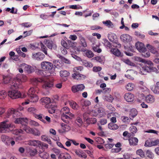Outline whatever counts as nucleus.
Returning a JSON list of instances; mask_svg holds the SVG:
<instances>
[{"label": "nucleus", "mask_w": 159, "mask_h": 159, "mask_svg": "<svg viewBox=\"0 0 159 159\" xmlns=\"http://www.w3.org/2000/svg\"><path fill=\"white\" fill-rule=\"evenodd\" d=\"M69 109L67 107H65L61 109V112L62 114H69Z\"/></svg>", "instance_id": "de8ad7c7"}, {"label": "nucleus", "mask_w": 159, "mask_h": 159, "mask_svg": "<svg viewBox=\"0 0 159 159\" xmlns=\"http://www.w3.org/2000/svg\"><path fill=\"white\" fill-rule=\"evenodd\" d=\"M146 47L149 49L150 52L152 53L155 54L156 56L158 57L159 56V53L156 48L149 44H147Z\"/></svg>", "instance_id": "2eb2a0df"}, {"label": "nucleus", "mask_w": 159, "mask_h": 159, "mask_svg": "<svg viewBox=\"0 0 159 159\" xmlns=\"http://www.w3.org/2000/svg\"><path fill=\"white\" fill-rule=\"evenodd\" d=\"M68 44L69 46L72 48H74L75 47L76 43L75 42H72L70 40H68L67 41Z\"/></svg>", "instance_id": "5fc2aeb1"}, {"label": "nucleus", "mask_w": 159, "mask_h": 159, "mask_svg": "<svg viewBox=\"0 0 159 159\" xmlns=\"http://www.w3.org/2000/svg\"><path fill=\"white\" fill-rule=\"evenodd\" d=\"M43 105L46 104V107L48 108L49 106H50L51 104L50 99L48 97H43L42 98L41 100Z\"/></svg>", "instance_id": "f3484780"}, {"label": "nucleus", "mask_w": 159, "mask_h": 159, "mask_svg": "<svg viewBox=\"0 0 159 159\" xmlns=\"http://www.w3.org/2000/svg\"><path fill=\"white\" fill-rule=\"evenodd\" d=\"M159 145V139H157L151 141L150 143L148 141L146 142L145 146H146L151 147Z\"/></svg>", "instance_id": "a211bd4d"}, {"label": "nucleus", "mask_w": 159, "mask_h": 159, "mask_svg": "<svg viewBox=\"0 0 159 159\" xmlns=\"http://www.w3.org/2000/svg\"><path fill=\"white\" fill-rule=\"evenodd\" d=\"M14 127V125L9 123L7 121L2 122L0 125V132L4 133L9 132L11 128Z\"/></svg>", "instance_id": "7ed1b4c3"}, {"label": "nucleus", "mask_w": 159, "mask_h": 159, "mask_svg": "<svg viewBox=\"0 0 159 159\" xmlns=\"http://www.w3.org/2000/svg\"><path fill=\"white\" fill-rule=\"evenodd\" d=\"M137 114V111L135 108H132L130 111L129 115L130 116L132 117L133 118Z\"/></svg>", "instance_id": "c9c22d12"}, {"label": "nucleus", "mask_w": 159, "mask_h": 159, "mask_svg": "<svg viewBox=\"0 0 159 159\" xmlns=\"http://www.w3.org/2000/svg\"><path fill=\"white\" fill-rule=\"evenodd\" d=\"M61 45L65 48L66 49H69V46L67 45L66 42L64 40H62L61 42Z\"/></svg>", "instance_id": "680f3d73"}, {"label": "nucleus", "mask_w": 159, "mask_h": 159, "mask_svg": "<svg viewBox=\"0 0 159 159\" xmlns=\"http://www.w3.org/2000/svg\"><path fill=\"white\" fill-rule=\"evenodd\" d=\"M80 103L83 107L87 106L91 104V102L89 100H85L84 99L81 100Z\"/></svg>", "instance_id": "7c9ffc66"}, {"label": "nucleus", "mask_w": 159, "mask_h": 159, "mask_svg": "<svg viewBox=\"0 0 159 159\" xmlns=\"http://www.w3.org/2000/svg\"><path fill=\"white\" fill-rule=\"evenodd\" d=\"M143 63L145 64V65L149 66H153V63L151 61H146L144 59Z\"/></svg>", "instance_id": "6e6d98bb"}, {"label": "nucleus", "mask_w": 159, "mask_h": 159, "mask_svg": "<svg viewBox=\"0 0 159 159\" xmlns=\"http://www.w3.org/2000/svg\"><path fill=\"white\" fill-rule=\"evenodd\" d=\"M135 46L137 50L140 52H145L146 50L143 44L142 43L137 42L136 43Z\"/></svg>", "instance_id": "4468645a"}, {"label": "nucleus", "mask_w": 159, "mask_h": 159, "mask_svg": "<svg viewBox=\"0 0 159 159\" xmlns=\"http://www.w3.org/2000/svg\"><path fill=\"white\" fill-rule=\"evenodd\" d=\"M9 79L6 76H3V80L2 83L4 84H7L9 82Z\"/></svg>", "instance_id": "0e129e2a"}, {"label": "nucleus", "mask_w": 159, "mask_h": 159, "mask_svg": "<svg viewBox=\"0 0 159 159\" xmlns=\"http://www.w3.org/2000/svg\"><path fill=\"white\" fill-rule=\"evenodd\" d=\"M129 129L131 133L134 134L136 133L137 131V129L135 126H132L131 127H130L129 128Z\"/></svg>", "instance_id": "bf43d9fd"}, {"label": "nucleus", "mask_w": 159, "mask_h": 159, "mask_svg": "<svg viewBox=\"0 0 159 159\" xmlns=\"http://www.w3.org/2000/svg\"><path fill=\"white\" fill-rule=\"evenodd\" d=\"M39 155L43 159H48L49 157V154L46 152H39Z\"/></svg>", "instance_id": "393cba45"}, {"label": "nucleus", "mask_w": 159, "mask_h": 159, "mask_svg": "<svg viewBox=\"0 0 159 159\" xmlns=\"http://www.w3.org/2000/svg\"><path fill=\"white\" fill-rule=\"evenodd\" d=\"M18 111H16L13 108H11L8 110L7 111V116L9 117L11 115L13 114V117L16 118V116L19 114Z\"/></svg>", "instance_id": "dca6fc26"}, {"label": "nucleus", "mask_w": 159, "mask_h": 159, "mask_svg": "<svg viewBox=\"0 0 159 159\" xmlns=\"http://www.w3.org/2000/svg\"><path fill=\"white\" fill-rule=\"evenodd\" d=\"M146 155L147 157L153 159L154 157L153 153L149 150H147L146 152Z\"/></svg>", "instance_id": "a18cd8bd"}, {"label": "nucleus", "mask_w": 159, "mask_h": 159, "mask_svg": "<svg viewBox=\"0 0 159 159\" xmlns=\"http://www.w3.org/2000/svg\"><path fill=\"white\" fill-rule=\"evenodd\" d=\"M93 49L94 51L98 53H100L102 52L101 49L99 48V47L98 46H94L93 47Z\"/></svg>", "instance_id": "e2e57ef3"}, {"label": "nucleus", "mask_w": 159, "mask_h": 159, "mask_svg": "<svg viewBox=\"0 0 159 159\" xmlns=\"http://www.w3.org/2000/svg\"><path fill=\"white\" fill-rule=\"evenodd\" d=\"M80 40L81 43L80 44L83 48L81 47H80L79 48V51L84 52L86 51V49L85 48L87 47V43L85 39L83 37H80Z\"/></svg>", "instance_id": "1a4fd4ad"}, {"label": "nucleus", "mask_w": 159, "mask_h": 159, "mask_svg": "<svg viewBox=\"0 0 159 159\" xmlns=\"http://www.w3.org/2000/svg\"><path fill=\"white\" fill-rule=\"evenodd\" d=\"M72 76L74 79L78 80L84 79L86 78V76L84 75L80 74L77 71L73 74Z\"/></svg>", "instance_id": "6ab92c4d"}, {"label": "nucleus", "mask_w": 159, "mask_h": 159, "mask_svg": "<svg viewBox=\"0 0 159 159\" xmlns=\"http://www.w3.org/2000/svg\"><path fill=\"white\" fill-rule=\"evenodd\" d=\"M81 64L85 66L91 67L93 66V65L91 63L87 62L86 60H81Z\"/></svg>", "instance_id": "72a5a7b5"}, {"label": "nucleus", "mask_w": 159, "mask_h": 159, "mask_svg": "<svg viewBox=\"0 0 159 159\" xmlns=\"http://www.w3.org/2000/svg\"><path fill=\"white\" fill-rule=\"evenodd\" d=\"M102 23L109 28H113L114 26L113 23L110 20H107L106 21H103L102 22Z\"/></svg>", "instance_id": "2f4dec72"}, {"label": "nucleus", "mask_w": 159, "mask_h": 159, "mask_svg": "<svg viewBox=\"0 0 159 159\" xmlns=\"http://www.w3.org/2000/svg\"><path fill=\"white\" fill-rule=\"evenodd\" d=\"M61 126L63 130L62 132H67L70 129V128L68 125L63 123Z\"/></svg>", "instance_id": "ea45409f"}, {"label": "nucleus", "mask_w": 159, "mask_h": 159, "mask_svg": "<svg viewBox=\"0 0 159 159\" xmlns=\"http://www.w3.org/2000/svg\"><path fill=\"white\" fill-rule=\"evenodd\" d=\"M26 133L29 134H31L32 132V129L30 128L27 125H25L23 127H21Z\"/></svg>", "instance_id": "f704fd0d"}, {"label": "nucleus", "mask_w": 159, "mask_h": 159, "mask_svg": "<svg viewBox=\"0 0 159 159\" xmlns=\"http://www.w3.org/2000/svg\"><path fill=\"white\" fill-rule=\"evenodd\" d=\"M151 90L155 94H159V82H157L154 86L152 88Z\"/></svg>", "instance_id": "5701e85b"}, {"label": "nucleus", "mask_w": 159, "mask_h": 159, "mask_svg": "<svg viewBox=\"0 0 159 159\" xmlns=\"http://www.w3.org/2000/svg\"><path fill=\"white\" fill-rule=\"evenodd\" d=\"M102 68L100 66H94L93 68V70L94 72H97L102 70Z\"/></svg>", "instance_id": "338daca9"}, {"label": "nucleus", "mask_w": 159, "mask_h": 159, "mask_svg": "<svg viewBox=\"0 0 159 159\" xmlns=\"http://www.w3.org/2000/svg\"><path fill=\"white\" fill-rule=\"evenodd\" d=\"M34 81L36 82L43 83V88L45 89H51L53 86V82L48 79L43 80L40 78H35Z\"/></svg>", "instance_id": "20e7f679"}, {"label": "nucleus", "mask_w": 159, "mask_h": 159, "mask_svg": "<svg viewBox=\"0 0 159 159\" xmlns=\"http://www.w3.org/2000/svg\"><path fill=\"white\" fill-rule=\"evenodd\" d=\"M134 85L131 83H129L126 87V89L129 91L133 90Z\"/></svg>", "instance_id": "3c124183"}, {"label": "nucleus", "mask_w": 159, "mask_h": 159, "mask_svg": "<svg viewBox=\"0 0 159 159\" xmlns=\"http://www.w3.org/2000/svg\"><path fill=\"white\" fill-rule=\"evenodd\" d=\"M129 143L131 146H135L137 145L138 139L135 137H131L129 139Z\"/></svg>", "instance_id": "412c9836"}, {"label": "nucleus", "mask_w": 159, "mask_h": 159, "mask_svg": "<svg viewBox=\"0 0 159 159\" xmlns=\"http://www.w3.org/2000/svg\"><path fill=\"white\" fill-rule=\"evenodd\" d=\"M36 118L40 120L44 123H45V121L43 118V115L40 114L39 115H36L35 116Z\"/></svg>", "instance_id": "052dcab7"}, {"label": "nucleus", "mask_w": 159, "mask_h": 159, "mask_svg": "<svg viewBox=\"0 0 159 159\" xmlns=\"http://www.w3.org/2000/svg\"><path fill=\"white\" fill-rule=\"evenodd\" d=\"M12 133L18 135L20 134H24V131L21 129H16L13 130Z\"/></svg>", "instance_id": "a19ab883"}, {"label": "nucleus", "mask_w": 159, "mask_h": 159, "mask_svg": "<svg viewBox=\"0 0 159 159\" xmlns=\"http://www.w3.org/2000/svg\"><path fill=\"white\" fill-rule=\"evenodd\" d=\"M10 87L11 89L14 90V89H16L18 87V85L16 83L15 81H14L11 85Z\"/></svg>", "instance_id": "13d9d810"}, {"label": "nucleus", "mask_w": 159, "mask_h": 159, "mask_svg": "<svg viewBox=\"0 0 159 159\" xmlns=\"http://www.w3.org/2000/svg\"><path fill=\"white\" fill-rule=\"evenodd\" d=\"M40 46L41 47V50L44 52L45 54L47 55L48 53L47 52V48L42 42L40 43Z\"/></svg>", "instance_id": "79ce46f5"}, {"label": "nucleus", "mask_w": 159, "mask_h": 159, "mask_svg": "<svg viewBox=\"0 0 159 159\" xmlns=\"http://www.w3.org/2000/svg\"><path fill=\"white\" fill-rule=\"evenodd\" d=\"M104 99L107 101L109 102H111L114 100V98L111 95H109L108 96H105L104 97Z\"/></svg>", "instance_id": "49530a36"}, {"label": "nucleus", "mask_w": 159, "mask_h": 159, "mask_svg": "<svg viewBox=\"0 0 159 159\" xmlns=\"http://www.w3.org/2000/svg\"><path fill=\"white\" fill-rule=\"evenodd\" d=\"M104 44L105 46L109 48H111L112 47L111 43L107 39L104 40Z\"/></svg>", "instance_id": "603ef678"}, {"label": "nucleus", "mask_w": 159, "mask_h": 159, "mask_svg": "<svg viewBox=\"0 0 159 159\" xmlns=\"http://www.w3.org/2000/svg\"><path fill=\"white\" fill-rule=\"evenodd\" d=\"M124 97L125 99L128 102H133L134 99V96L133 94L129 93H125Z\"/></svg>", "instance_id": "ddd939ff"}, {"label": "nucleus", "mask_w": 159, "mask_h": 159, "mask_svg": "<svg viewBox=\"0 0 159 159\" xmlns=\"http://www.w3.org/2000/svg\"><path fill=\"white\" fill-rule=\"evenodd\" d=\"M31 134L36 136H39L41 134L40 131L37 129H32V132Z\"/></svg>", "instance_id": "09e8293b"}, {"label": "nucleus", "mask_w": 159, "mask_h": 159, "mask_svg": "<svg viewBox=\"0 0 159 159\" xmlns=\"http://www.w3.org/2000/svg\"><path fill=\"white\" fill-rule=\"evenodd\" d=\"M16 119L15 121V123H20L22 125V127L25 125H27L28 123V120L27 118L20 117L19 118H16Z\"/></svg>", "instance_id": "9b49d317"}, {"label": "nucleus", "mask_w": 159, "mask_h": 159, "mask_svg": "<svg viewBox=\"0 0 159 159\" xmlns=\"http://www.w3.org/2000/svg\"><path fill=\"white\" fill-rule=\"evenodd\" d=\"M121 119L123 122L125 124L129 123L130 122L129 119L127 117L122 116Z\"/></svg>", "instance_id": "4d7b16f0"}, {"label": "nucleus", "mask_w": 159, "mask_h": 159, "mask_svg": "<svg viewBox=\"0 0 159 159\" xmlns=\"http://www.w3.org/2000/svg\"><path fill=\"white\" fill-rule=\"evenodd\" d=\"M146 100L148 103H152L155 101L154 97L151 95H149L146 97Z\"/></svg>", "instance_id": "bb28decb"}, {"label": "nucleus", "mask_w": 159, "mask_h": 159, "mask_svg": "<svg viewBox=\"0 0 159 159\" xmlns=\"http://www.w3.org/2000/svg\"><path fill=\"white\" fill-rule=\"evenodd\" d=\"M122 61L126 64L129 66H135V65L134 63L131 62L128 59H122Z\"/></svg>", "instance_id": "58836bf2"}, {"label": "nucleus", "mask_w": 159, "mask_h": 159, "mask_svg": "<svg viewBox=\"0 0 159 159\" xmlns=\"http://www.w3.org/2000/svg\"><path fill=\"white\" fill-rule=\"evenodd\" d=\"M111 52L115 55L119 57L120 56L121 54L120 50L116 48H112L111 50Z\"/></svg>", "instance_id": "c85d7f7f"}, {"label": "nucleus", "mask_w": 159, "mask_h": 159, "mask_svg": "<svg viewBox=\"0 0 159 159\" xmlns=\"http://www.w3.org/2000/svg\"><path fill=\"white\" fill-rule=\"evenodd\" d=\"M70 106L73 109H77L78 107V106L76 103L74 102H72L70 103Z\"/></svg>", "instance_id": "864d4df0"}, {"label": "nucleus", "mask_w": 159, "mask_h": 159, "mask_svg": "<svg viewBox=\"0 0 159 159\" xmlns=\"http://www.w3.org/2000/svg\"><path fill=\"white\" fill-rule=\"evenodd\" d=\"M56 109V107H52L51 108H50L48 110V112L49 113L52 114L55 113Z\"/></svg>", "instance_id": "69168bd1"}, {"label": "nucleus", "mask_w": 159, "mask_h": 159, "mask_svg": "<svg viewBox=\"0 0 159 159\" xmlns=\"http://www.w3.org/2000/svg\"><path fill=\"white\" fill-rule=\"evenodd\" d=\"M44 42L45 43L47 47L51 49H52V47L54 46V45H53V42L52 41L49 40H46Z\"/></svg>", "instance_id": "cd10ccee"}, {"label": "nucleus", "mask_w": 159, "mask_h": 159, "mask_svg": "<svg viewBox=\"0 0 159 159\" xmlns=\"http://www.w3.org/2000/svg\"><path fill=\"white\" fill-rule=\"evenodd\" d=\"M85 53V55L89 58H92L94 56L93 53L90 50H87Z\"/></svg>", "instance_id": "37998d69"}, {"label": "nucleus", "mask_w": 159, "mask_h": 159, "mask_svg": "<svg viewBox=\"0 0 159 159\" xmlns=\"http://www.w3.org/2000/svg\"><path fill=\"white\" fill-rule=\"evenodd\" d=\"M57 56L65 63L68 64H70V61L69 60L61 56L60 55H57Z\"/></svg>", "instance_id": "4c0bfd02"}, {"label": "nucleus", "mask_w": 159, "mask_h": 159, "mask_svg": "<svg viewBox=\"0 0 159 159\" xmlns=\"http://www.w3.org/2000/svg\"><path fill=\"white\" fill-rule=\"evenodd\" d=\"M85 88L84 84H80L73 86L71 88V90L74 93L83 91Z\"/></svg>", "instance_id": "0eeeda50"}, {"label": "nucleus", "mask_w": 159, "mask_h": 159, "mask_svg": "<svg viewBox=\"0 0 159 159\" xmlns=\"http://www.w3.org/2000/svg\"><path fill=\"white\" fill-rule=\"evenodd\" d=\"M151 72H155L157 73L159 72L158 70L156 68L153 66H149L144 65L140 69L139 73L141 75H145V73H148Z\"/></svg>", "instance_id": "f03ea898"}, {"label": "nucleus", "mask_w": 159, "mask_h": 159, "mask_svg": "<svg viewBox=\"0 0 159 159\" xmlns=\"http://www.w3.org/2000/svg\"><path fill=\"white\" fill-rule=\"evenodd\" d=\"M7 96V93L4 90L0 91V99H4Z\"/></svg>", "instance_id": "e433bc0d"}, {"label": "nucleus", "mask_w": 159, "mask_h": 159, "mask_svg": "<svg viewBox=\"0 0 159 159\" xmlns=\"http://www.w3.org/2000/svg\"><path fill=\"white\" fill-rule=\"evenodd\" d=\"M53 63L55 67L57 68H60L61 64L58 60H55L53 61Z\"/></svg>", "instance_id": "8fccbe9b"}, {"label": "nucleus", "mask_w": 159, "mask_h": 159, "mask_svg": "<svg viewBox=\"0 0 159 159\" xmlns=\"http://www.w3.org/2000/svg\"><path fill=\"white\" fill-rule=\"evenodd\" d=\"M35 91L34 88H31L29 90L27 95L24 94L23 97L25 98L27 96L29 101L31 102H35L38 101L39 98L35 94Z\"/></svg>", "instance_id": "f257e3e1"}, {"label": "nucleus", "mask_w": 159, "mask_h": 159, "mask_svg": "<svg viewBox=\"0 0 159 159\" xmlns=\"http://www.w3.org/2000/svg\"><path fill=\"white\" fill-rule=\"evenodd\" d=\"M21 66L23 68L24 71L28 74L31 73L34 71V69L33 67L25 63L21 64Z\"/></svg>", "instance_id": "6e6552de"}, {"label": "nucleus", "mask_w": 159, "mask_h": 159, "mask_svg": "<svg viewBox=\"0 0 159 159\" xmlns=\"http://www.w3.org/2000/svg\"><path fill=\"white\" fill-rule=\"evenodd\" d=\"M45 55L41 52H38L35 53H33L32 58L37 61H41L43 60L45 58Z\"/></svg>", "instance_id": "9d476101"}, {"label": "nucleus", "mask_w": 159, "mask_h": 159, "mask_svg": "<svg viewBox=\"0 0 159 159\" xmlns=\"http://www.w3.org/2000/svg\"><path fill=\"white\" fill-rule=\"evenodd\" d=\"M84 120L87 125H89L90 124H94L97 122V119L95 118H88L85 119L84 118Z\"/></svg>", "instance_id": "4be33fe9"}, {"label": "nucleus", "mask_w": 159, "mask_h": 159, "mask_svg": "<svg viewBox=\"0 0 159 159\" xmlns=\"http://www.w3.org/2000/svg\"><path fill=\"white\" fill-rule=\"evenodd\" d=\"M116 37V36L114 34H109L108 36L109 40L111 41H113L114 40L115 37Z\"/></svg>", "instance_id": "774afa93"}, {"label": "nucleus", "mask_w": 159, "mask_h": 159, "mask_svg": "<svg viewBox=\"0 0 159 159\" xmlns=\"http://www.w3.org/2000/svg\"><path fill=\"white\" fill-rule=\"evenodd\" d=\"M60 75L61 77H65L68 76L70 75V73L67 70H63L60 71Z\"/></svg>", "instance_id": "c756f323"}, {"label": "nucleus", "mask_w": 159, "mask_h": 159, "mask_svg": "<svg viewBox=\"0 0 159 159\" xmlns=\"http://www.w3.org/2000/svg\"><path fill=\"white\" fill-rule=\"evenodd\" d=\"M42 68L46 70H52L53 68L52 63L49 61H44L42 62L41 63Z\"/></svg>", "instance_id": "423d86ee"}, {"label": "nucleus", "mask_w": 159, "mask_h": 159, "mask_svg": "<svg viewBox=\"0 0 159 159\" xmlns=\"http://www.w3.org/2000/svg\"><path fill=\"white\" fill-rule=\"evenodd\" d=\"M108 127L111 130H116L118 128L119 126L115 123L110 122L108 124Z\"/></svg>", "instance_id": "a878e982"}, {"label": "nucleus", "mask_w": 159, "mask_h": 159, "mask_svg": "<svg viewBox=\"0 0 159 159\" xmlns=\"http://www.w3.org/2000/svg\"><path fill=\"white\" fill-rule=\"evenodd\" d=\"M40 143H41L40 141L38 140H32L29 141L28 144L30 145L39 147Z\"/></svg>", "instance_id": "aec40b11"}, {"label": "nucleus", "mask_w": 159, "mask_h": 159, "mask_svg": "<svg viewBox=\"0 0 159 159\" xmlns=\"http://www.w3.org/2000/svg\"><path fill=\"white\" fill-rule=\"evenodd\" d=\"M136 154L141 157H145V153L141 149L137 150L136 151Z\"/></svg>", "instance_id": "c03bdc74"}, {"label": "nucleus", "mask_w": 159, "mask_h": 159, "mask_svg": "<svg viewBox=\"0 0 159 159\" xmlns=\"http://www.w3.org/2000/svg\"><path fill=\"white\" fill-rule=\"evenodd\" d=\"M121 40L125 43H129L132 41V38L127 34H123L120 36Z\"/></svg>", "instance_id": "f8f14e48"}, {"label": "nucleus", "mask_w": 159, "mask_h": 159, "mask_svg": "<svg viewBox=\"0 0 159 159\" xmlns=\"http://www.w3.org/2000/svg\"><path fill=\"white\" fill-rule=\"evenodd\" d=\"M59 159H71V156L68 153H61L58 157Z\"/></svg>", "instance_id": "b1692460"}, {"label": "nucleus", "mask_w": 159, "mask_h": 159, "mask_svg": "<svg viewBox=\"0 0 159 159\" xmlns=\"http://www.w3.org/2000/svg\"><path fill=\"white\" fill-rule=\"evenodd\" d=\"M8 95L12 99H15L21 97V94L20 92L15 90L8 91Z\"/></svg>", "instance_id": "39448f33"}, {"label": "nucleus", "mask_w": 159, "mask_h": 159, "mask_svg": "<svg viewBox=\"0 0 159 159\" xmlns=\"http://www.w3.org/2000/svg\"><path fill=\"white\" fill-rule=\"evenodd\" d=\"M38 151L35 148H29V152L31 156H34L37 154Z\"/></svg>", "instance_id": "473e14b6"}]
</instances>
